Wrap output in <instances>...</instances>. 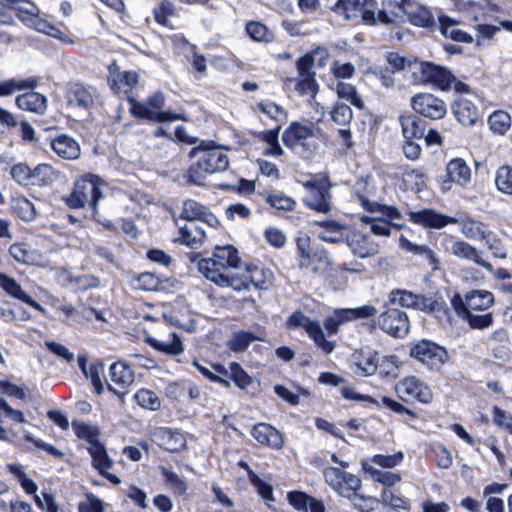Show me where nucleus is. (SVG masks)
<instances>
[{"label": "nucleus", "mask_w": 512, "mask_h": 512, "mask_svg": "<svg viewBox=\"0 0 512 512\" xmlns=\"http://www.w3.org/2000/svg\"><path fill=\"white\" fill-rule=\"evenodd\" d=\"M451 306L456 315L473 330H486L494 324V314L488 311L495 303L492 292L473 289L464 296L455 293L451 297Z\"/></svg>", "instance_id": "1"}, {"label": "nucleus", "mask_w": 512, "mask_h": 512, "mask_svg": "<svg viewBox=\"0 0 512 512\" xmlns=\"http://www.w3.org/2000/svg\"><path fill=\"white\" fill-rule=\"evenodd\" d=\"M228 148L217 144L214 140H201L189 152V157L195 161L185 173L187 183L204 186L208 174L224 172L229 168V157L224 152Z\"/></svg>", "instance_id": "2"}, {"label": "nucleus", "mask_w": 512, "mask_h": 512, "mask_svg": "<svg viewBox=\"0 0 512 512\" xmlns=\"http://www.w3.org/2000/svg\"><path fill=\"white\" fill-rule=\"evenodd\" d=\"M414 84L429 86L441 92L454 91L455 94H472L471 86L458 79L446 66L429 60L414 57V70L411 73Z\"/></svg>", "instance_id": "3"}, {"label": "nucleus", "mask_w": 512, "mask_h": 512, "mask_svg": "<svg viewBox=\"0 0 512 512\" xmlns=\"http://www.w3.org/2000/svg\"><path fill=\"white\" fill-rule=\"evenodd\" d=\"M106 181L98 174L84 172L77 175L69 194L63 197L65 205L73 210L88 208L93 215L99 212V203L104 198Z\"/></svg>", "instance_id": "4"}, {"label": "nucleus", "mask_w": 512, "mask_h": 512, "mask_svg": "<svg viewBox=\"0 0 512 512\" xmlns=\"http://www.w3.org/2000/svg\"><path fill=\"white\" fill-rule=\"evenodd\" d=\"M408 220L414 225L425 229H442L449 224L460 225L461 233L468 239L481 240L487 232V225L472 217L466 216L460 221L452 216L440 213L433 208H423L418 211H408Z\"/></svg>", "instance_id": "5"}, {"label": "nucleus", "mask_w": 512, "mask_h": 512, "mask_svg": "<svg viewBox=\"0 0 512 512\" xmlns=\"http://www.w3.org/2000/svg\"><path fill=\"white\" fill-rule=\"evenodd\" d=\"M300 183L306 191L302 199L306 208L322 214L331 212L333 183L327 172L309 174L308 179Z\"/></svg>", "instance_id": "6"}, {"label": "nucleus", "mask_w": 512, "mask_h": 512, "mask_svg": "<svg viewBox=\"0 0 512 512\" xmlns=\"http://www.w3.org/2000/svg\"><path fill=\"white\" fill-rule=\"evenodd\" d=\"M283 145L303 158H310L317 149L314 123L311 121H292L282 133Z\"/></svg>", "instance_id": "7"}, {"label": "nucleus", "mask_w": 512, "mask_h": 512, "mask_svg": "<svg viewBox=\"0 0 512 512\" xmlns=\"http://www.w3.org/2000/svg\"><path fill=\"white\" fill-rule=\"evenodd\" d=\"M339 467H325L323 469V477L329 487L338 495L355 501L356 499L365 500V497L359 494L362 487L361 479L344 469L349 467V463L340 459Z\"/></svg>", "instance_id": "8"}, {"label": "nucleus", "mask_w": 512, "mask_h": 512, "mask_svg": "<svg viewBox=\"0 0 512 512\" xmlns=\"http://www.w3.org/2000/svg\"><path fill=\"white\" fill-rule=\"evenodd\" d=\"M409 356L432 372H439L450 359L446 347L425 338L411 342Z\"/></svg>", "instance_id": "9"}, {"label": "nucleus", "mask_w": 512, "mask_h": 512, "mask_svg": "<svg viewBox=\"0 0 512 512\" xmlns=\"http://www.w3.org/2000/svg\"><path fill=\"white\" fill-rule=\"evenodd\" d=\"M241 262L238 250L230 244L216 246L212 257L201 259L198 262L199 271L208 280H214L216 274H224L227 268H237Z\"/></svg>", "instance_id": "10"}, {"label": "nucleus", "mask_w": 512, "mask_h": 512, "mask_svg": "<svg viewBox=\"0 0 512 512\" xmlns=\"http://www.w3.org/2000/svg\"><path fill=\"white\" fill-rule=\"evenodd\" d=\"M387 302L393 306L398 304L404 308H412L427 313H448V307L444 300L429 298L423 294H416L406 289L391 290Z\"/></svg>", "instance_id": "11"}, {"label": "nucleus", "mask_w": 512, "mask_h": 512, "mask_svg": "<svg viewBox=\"0 0 512 512\" xmlns=\"http://www.w3.org/2000/svg\"><path fill=\"white\" fill-rule=\"evenodd\" d=\"M400 400L406 404L430 405L434 399L431 386L416 375H407L395 385Z\"/></svg>", "instance_id": "12"}, {"label": "nucleus", "mask_w": 512, "mask_h": 512, "mask_svg": "<svg viewBox=\"0 0 512 512\" xmlns=\"http://www.w3.org/2000/svg\"><path fill=\"white\" fill-rule=\"evenodd\" d=\"M297 78H287L286 81H295V90L299 95H308L315 98L319 92V84L316 80V72L314 71L315 57L314 53L307 52L300 56L296 62Z\"/></svg>", "instance_id": "13"}, {"label": "nucleus", "mask_w": 512, "mask_h": 512, "mask_svg": "<svg viewBox=\"0 0 512 512\" xmlns=\"http://www.w3.org/2000/svg\"><path fill=\"white\" fill-rule=\"evenodd\" d=\"M378 327L393 338H404L410 330V320L407 313L386 302L383 311L378 316Z\"/></svg>", "instance_id": "14"}, {"label": "nucleus", "mask_w": 512, "mask_h": 512, "mask_svg": "<svg viewBox=\"0 0 512 512\" xmlns=\"http://www.w3.org/2000/svg\"><path fill=\"white\" fill-rule=\"evenodd\" d=\"M288 329L304 328L309 338L313 340L315 345L325 354H330L335 348V342L325 338V334L318 321L311 320L300 310L294 311L286 321Z\"/></svg>", "instance_id": "15"}, {"label": "nucleus", "mask_w": 512, "mask_h": 512, "mask_svg": "<svg viewBox=\"0 0 512 512\" xmlns=\"http://www.w3.org/2000/svg\"><path fill=\"white\" fill-rule=\"evenodd\" d=\"M410 106L416 114L429 120H441L447 114L445 101L430 92H419L410 99Z\"/></svg>", "instance_id": "16"}, {"label": "nucleus", "mask_w": 512, "mask_h": 512, "mask_svg": "<svg viewBox=\"0 0 512 512\" xmlns=\"http://www.w3.org/2000/svg\"><path fill=\"white\" fill-rule=\"evenodd\" d=\"M472 178V171L467 162L460 157L452 158L448 161L445 168V175L440 181L442 192H448L453 185L461 188L467 187Z\"/></svg>", "instance_id": "17"}, {"label": "nucleus", "mask_w": 512, "mask_h": 512, "mask_svg": "<svg viewBox=\"0 0 512 512\" xmlns=\"http://www.w3.org/2000/svg\"><path fill=\"white\" fill-rule=\"evenodd\" d=\"M107 83L110 90L117 96H132L134 88L138 85L139 75L136 71H121L120 67L114 62L108 67Z\"/></svg>", "instance_id": "18"}, {"label": "nucleus", "mask_w": 512, "mask_h": 512, "mask_svg": "<svg viewBox=\"0 0 512 512\" xmlns=\"http://www.w3.org/2000/svg\"><path fill=\"white\" fill-rule=\"evenodd\" d=\"M295 254L298 266L301 269H308L315 263H323L327 260L324 248L314 249L312 240L307 233L299 232L294 239Z\"/></svg>", "instance_id": "19"}, {"label": "nucleus", "mask_w": 512, "mask_h": 512, "mask_svg": "<svg viewBox=\"0 0 512 512\" xmlns=\"http://www.w3.org/2000/svg\"><path fill=\"white\" fill-rule=\"evenodd\" d=\"M176 220L185 222H202L211 228L218 229L221 223L210 208L194 199H186Z\"/></svg>", "instance_id": "20"}, {"label": "nucleus", "mask_w": 512, "mask_h": 512, "mask_svg": "<svg viewBox=\"0 0 512 512\" xmlns=\"http://www.w3.org/2000/svg\"><path fill=\"white\" fill-rule=\"evenodd\" d=\"M11 4V8L13 9L14 16L19 18L21 22H23L26 26L32 27L37 31L44 32L48 35L59 37L61 31L54 27L52 24L48 23L44 19L39 16V8L34 4V2H26L30 5V8L25 9L19 6L20 2H8Z\"/></svg>", "instance_id": "21"}, {"label": "nucleus", "mask_w": 512, "mask_h": 512, "mask_svg": "<svg viewBox=\"0 0 512 512\" xmlns=\"http://www.w3.org/2000/svg\"><path fill=\"white\" fill-rule=\"evenodd\" d=\"M129 104V112L130 114L139 120H147L152 123H165V122H173L178 120H185L183 114L173 113L171 111H154L150 109L147 105V102L142 103L138 101L134 96H129L127 98Z\"/></svg>", "instance_id": "22"}, {"label": "nucleus", "mask_w": 512, "mask_h": 512, "mask_svg": "<svg viewBox=\"0 0 512 512\" xmlns=\"http://www.w3.org/2000/svg\"><path fill=\"white\" fill-rule=\"evenodd\" d=\"M367 4H376V2H335L330 10L343 17L344 20L354 21L359 18L366 25H376L375 12L368 9Z\"/></svg>", "instance_id": "23"}, {"label": "nucleus", "mask_w": 512, "mask_h": 512, "mask_svg": "<svg viewBox=\"0 0 512 512\" xmlns=\"http://www.w3.org/2000/svg\"><path fill=\"white\" fill-rule=\"evenodd\" d=\"M109 375L111 381L120 390L114 388L111 384L108 383V391L116 395L121 401H124V397L128 393L129 387L135 380L134 370L124 361H116L110 365Z\"/></svg>", "instance_id": "24"}, {"label": "nucleus", "mask_w": 512, "mask_h": 512, "mask_svg": "<svg viewBox=\"0 0 512 512\" xmlns=\"http://www.w3.org/2000/svg\"><path fill=\"white\" fill-rule=\"evenodd\" d=\"M396 7L402 11L407 21L419 28L430 29L436 24L432 11L420 2H394Z\"/></svg>", "instance_id": "25"}, {"label": "nucleus", "mask_w": 512, "mask_h": 512, "mask_svg": "<svg viewBox=\"0 0 512 512\" xmlns=\"http://www.w3.org/2000/svg\"><path fill=\"white\" fill-rule=\"evenodd\" d=\"M87 451L91 457L92 467L106 480L113 485H119L121 479L110 473L109 470L113 467V460L108 455L107 449L102 442H98L87 448Z\"/></svg>", "instance_id": "26"}, {"label": "nucleus", "mask_w": 512, "mask_h": 512, "mask_svg": "<svg viewBox=\"0 0 512 512\" xmlns=\"http://www.w3.org/2000/svg\"><path fill=\"white\" fill-rule=\"evenodd\" d=\"M177 231L173 239L174 244L186 246L193 250H198L205 242L206 233L202 227L194 222H185L180 224L175 220Z\"/></svg>", "instance_id": "27"}, {"label": "nucleus", "mask_w": 512, "mask_h": 512, "mask_svg": "<svg viewBox=\"0 0 512 512\" xmlns=\"http://www.w3.org/2000/svg\"><path fill=\"white\" fill-rule=\"evenodd\" d=\"M50 149L62 160L74 161L81 156V147L78 141L66 134L58 133L49 137Z\"/></svg>", "instance_id": "28"}, {"label": "nucleus", "mask_w": 512, "mask_h": 512, "mask_svg": "<svg viewBox=\"0 0 512 512\" xmlns=\"http://www.w3.org/2000/svg\"><path fill=\"white\" fill-rule=\"evenodd\" d=\"M449 237L452 240L450 251L455 257L472 261L489 272L493 270L492 264L482 258V252L475 246L464 240L455 239L451 235Z\"/></svg>", "instance_id": "29"}, {"label": "nucleus", "mask_w": 512, "mask_h": 512, "mask_svg": "<svg viewBox=\"0 0 512 512\" xmlns=\"http://www.w3.org/2000/svg\"><path fill=\"white\" fill-rule=\"evenodd\" d=\"M252 437L261 445L279 450L284 445L282 433L268 423H257L251 429Z\"/></svg>", "instance_id": "30"}, {"label": "nucleus", "mask_w": 512, "mask_h": 512, "mask_svg": "<svg viewBox=\"0 0 512 512\" xmlns=\"http://www.w3.org/2000/svg\"><path fill=\"white\" fill-rule=\"evenodd\" d=\"M404 139L419 140L424 137L427 123L418 114L404 112L398 117Z\"/></svg>", "instance_id": "31"}, {"label": "nucleus", "mask_w": 512, "mask_h": 512, "mask_svg": "<svg viewBox=\"0 0 512 512\" xmlns=\"http://www.w3.org/2000/svg\"><path fill=\"white\" fill-rule=\"evenodd\" d=\"M288 503L300 512H326V507L321 499H317L304 491L293 490L287 493Z\"/></svg>", "instance_id": "32"}, {"label": "nucleus", "mask_w": 512, "mask_h": 512, "mask_svg": "<svg viewBox=\"0 0 512 512\" xmlns=\"http://www.w3.org/2000/svg\"><path fill=\"white\" fill-rule=\"evenodd\" d=\"M451 108L456 120L463 126L471 127L478 121L479 111L477 106L466 98H456Z\"/></svg>", "instance_id": "33"}, {"label": "nucleus", "mask_w": 512, "mask_h": 512, "mask_svg": "<svg viewBox=\"0 0 512 512\" xmlns=\"http://www.w3.org/2000/svg\"><path fill=\"white\" fill-rule=\"evenodd\" d=\"M356 373L361 376H371L377 372L379 366V354L370 348H361L353 354Z\"/></svg>", "instance_id": "34"}, {"label": "nucleus", "mask_w": 512, "mask_h": 512, "mask_svg": "<svg viewBox=\"0 0 512 512\" xmlns=\"http://www.w3.org/2000/svg\"><path fill=\"white\" fill-rule=\"evenodd\" d=\"M0 287L9 296L26 303L35 310L42 311V306L26 293L21 285L11 276L0 273Z\"/></svg>", "instance_id": "35"}, {"label": "nucleus", "mask_w": 512, "mask_h": 512, "mask_svg": "<svg viewBox=\"0 0 512 512\" xmlns=\"http://www.w3.org/2000/svg\"><path fill=\"white\" fill-rule=\"evenodd\" d=\"M250 287L257 290H268L273 284V273L261 264L249 263L245 266Z\"/></svg>", "instance_id": "36"}, {"label": "nucleus", "mask_w": 512, "mask_h": 512, "mask_svg": "<svg viewBox=\"0 0 512 512\" xmlns=\"http://www.w3.org/2000/svg\"><path fill=\"white\" fill-rule=\"evenodd\" d=\"M145 342L155 351L169 356H178L184 352V344L179 334L170 332L167 341L147 336Z\"/></svg>", "instance_id": "37"}, {"label": "nucleus", "mask_w": 512, "mask_h": 512, "mask_svg": "<svg viewBox=\"0 0 512 512\" xmlns=\"http://www.w3.org/2000/svg\"><path fill=\"white\" fill-rule=\"evenodd\" d=\"M15 104L20 110L40 115L44 114L47 109L46 97L34 91L18 95L15 99Z\"/></svg>", "instance_id": "38"}, {"label": "nucleus", "mask_w": 512, "mask_h": 512, "mask_svg": "<svg viewBox=\"0 0 512 512\" xmlns=\"http://www.w3.org/2000/svg\"><path fill=\"white\" fill-rule=\"evenodd\" d=\"M314 225L322 228L318 237L326 243H340L344 239V231L347 229L345 224L336 220L315 221Z\"/></svg>", "instance_id": "39"}, {"label": "nucleus", "mask_w": 512, "mask_h": 512, "mask_svg": "<svg viewBox=\"0 0 512 512\" xmlns=\"http://www.w3.org/2000/svg\"><path fill=\"white\" fill-rule=\"evenodd\" d=\"M378 408H384L389 412L398 416H407L412 420L419 419V414L412 408L408 407V404L402 400H396L390 396L383 395L376 402H372Z\"/></svg>", "instance_id": "40"}, {"label": "nucleus", "mask_w": 512, "mask_h": 512, "mask_svg": "<svg viewBox=\"0 0 512 512\" xmlns=\"http://www.w3.org/2000/svg\"><path fill=\"white\" fill-rule=\"evenodd\" d=\"M349 246L353 253L360 258H368L379 252V245L370 236L361 233L352 236Z\"/></svg>", "instance_id": "41"}, {"label": "nucleus", "mask_w": 512, "mask_h": 512, "mask_svg": "<svg viewBox=\"0 0 512 512\" xmlns=\"http://www.w3.org/2000/svg\"><path fill=\"white\" fill-rule=\"evenodd\" d=\"M439 20V30L440 33L446 37L450 38L451 40L455 42H462V43H472L473 37L466 31L458 28H451L453 25L457 24V22L450 18L447 15H441L438 18Z\"/></svg>", "instance_id": "42"}, {"label": "nucleus", "mask_w": 512, "mask_h": 512, "mask_svg": "<svg viewBox=\"0 0 512 512\" xmlns=\"http://www.w3.org/2000/svg\"><path fill=\"white\" fill-rule=\"evenodd\" d=\"M91 86L82 83H73L67 91V98L71 103H75L79 107L89 108L94 103L93 92Z\"/></svg>", "instance_id": "43"}, {"label": "nucleus", "mask_w": 512, "mask_h": 512, "mask_svg": "<svg viewBox=\"0 0 512 512\" xmlns=\"http://www.w3.org/2000/svg\"><path fill=\"white\" fill-rule=\"evenodd\" d=\"M399 246L401 249L414 255L425 257L433 269L438 268L439 259L437 258L435 252L428 245L413 243L408 238L401 235L399 238Z\"/></svg>", "instance_id": "44"}, {"label": "nucleus", "mask_w": 512, "mask_h": 512, "mask_svg": "<svg viewBox=\"0 0 512 512\" xmlns=\"http://www.w3.org/2000/svg\"><path fill=\"white\" fill-rule=\"evenodd\" d=\"M507 487L506 483L492 482L483 488V496L487 497L486 510L488 512H505L503 499L492 495L501 494Z\"/></svg>", "instance_id": "45"}, {"label": "nucleus", "mask_w": 512, "mask_h": 512, "mask_svg": "<svg viewBox=\"0 0 512 512\" xmlns=\"http://www.w3.org/2000/svg\"><path fill=\"white\" fill-rule=\"evenodd\" d=\"M10 207L13 214L24 222H31L36 219L35 205L23 195L13 197Z\"/></svg>", "instance_id": "46"}, {"label": "nucleus", "mask_w": 512, "mask_h": 512, "mask_svg": "<svg viewBox=\"0 0 512 512\" xmlns=\"http://www.w3.org/2000/svg\"><path fill=\"white\" fill-rule=\"evenodd\" d=\"M281 130V124L269 130L260 131L255 136L260 140L269 145V148L265 149L264 155L280 157L284 154L282 147L279 144V132Z\"/></svg>", "instance_id": "47"}, {"label": "nucleus", "mask_w": 512, "mask_h": 512, "mask_svg": "<svg viewBox=\"0 0 512 512\" xmlns=\"http://www.w3.org/2000/svg\"><path fill=\"white\" fill-rule=\"evenodd\" d=\"M60 172L51 164H38L33 169L32 185L39 187H49L59 178Z\"/></svg>", "instance_id": "48"}, {"label": "nucleus", "mask_w": 512, "mask_h": 512, "mask_svg": "<svg viewBox=\"0 0 512 512\" xmlns=\"http://www.w3.org/2000/svg\"><path fill=\"white\" fill-rule=\"evenodd\" d=\"M38 85L37 77H29L26 79H8L0 82V97H7L16 91L26 89H34Z\"/></svg>", "instance_id": "49"}, {"label": "nucleus", "mask_w": 512, "mask_h": 512, "mask_svg": "<svg viewBox=\"0 0 512 512\" xmlns=\"http://www.w3.org/2000/svg\"><path fill=\"white\" fill-rule=\"evenodd\" d=\"M362 469L370 475L372 480L383 484L385 486L384 489H390V487L401 481V475L399 473L379 470L370 465L367 461L362 462Z\"/></svg>", "instance_id": "50"}, {"label": "nucleus", "mask_w": 512, "mask_h": 512, "mask_svg": "<svg viewBox=\"0 0 512 512\" xmlns=\"http://www.w3.org/2000/svg\"><path fill=\"white\" fill-rule=\"evenodd\" d=\"M213 278L214 280H212V282H214L220 287H231L235 291L250 289L248 277L245 270L241 274H233L232 276H228L226 274H216V277L213 276Z\"/></svg>", "instance_id": "51"}, {"label": "nucleus", "mask_w": 512, "mask_h": 512, "mask_svg": "<svg viewBox=\"0 0 512 512\" xmlns=\"http://www.w3.org/2000/svg\"><path fill=\"white\" fill-rule=\"evenodd\" d=\"M487 122L493 133L504 135L511 128L512 119L508 112L495 110L489 115Z\"/></svg>", "instance_id": "52"}, {"label": "nucleus", "mask_w": 512, "mask_h": 512, "mask_svg": "<svg viewBox=\"0 0 512 512\" xmlns=\"http://www.w3.org/2000/svg\"><path fill=\"white\" fill-rule=\"evenodd\" d=\"M262 340L250 331L240 330L233 333L232 337L227 342L228 348L235 352H244L253 341Z\"/></svg>", "instance_id": "53"}, {"label": "nucleus", "mask_w": 512, "mask_h": 512, "mask_svg": "<svg viewBox=\"0 0 512 512\" xmlns=\"http://www.w3.org/2000/svg\"><path fill=\"white\" fill-rule=\"evenodd\" d=\"M71 425L76 437L78 439L85 440L90 446L100 441V430L98 427L90 426L89 424L78 420H73Z\"/></svg>", "instance_id": "54"}, {"label": "nucleus", "mask_w": 512, "mask_h": 512, "mask_svg": "<svg viewBox=\"0 0 512 512\" xmlns=\"http://www.w3.org/2000/svg\"><path fill=\"white\" fill-rule=\"evenodd\" d=\"M245 31L255 42L270 43L274 40L273 32L260 21H248L245 25Z\"/></svg>", "instance_id": "55"}, {"label": "nucleus", "mask_w": 512, "mask_h": 512, "mask_svg": "<svg viewBox=\"0 0 512 512\" xmlns=\"http://www.w3.org/2000/svg\"><path fill=\"white\" fill-rule=\"evenodd\" d=\"M256 108L277 124H281L287 120V110L273 101L258 102Z\"/></svg>", "instance_id": "56"}, {"label": "nucleus", "mask_w": 512, "mask_h": 512, "mask_svg": "<svg viewBox=\"0 0 512 512\" xmlns=\"http://www.w3.org/2000/svg\"><path fill=\"white\" fill-rule=\"evenodd\" d=\"M132 283L135 289L143 291H157L162 285V280L155 273L142 272L133 277Z\"/></svg>", "instance_id": "57"}, {"label": "nucleus", "mask_w": 512, "mask_h": 512, "mask_svg": "<svg viewBox=\"0 0 512 512\" xmlns=\"http://www.w3.org/2000/svg\"><path fill=\"white\" fill-rule=\"evenodd\" d=\"M134 399L139 406L146 410L157 411L161 407L158 395L150 389L141 388L134 394Z\"/></svg>", "instance_id": "58"}, {"label": "nucleus", "mask_w": 512, "mask_h": 512, "mask_svg": "<svg viewBox=\"0 0 512 512\" xmlns=\"http://www.w3.org/2000/svg\"><path fill=\"white\" fill-rule=\"evenodd\" d=\"M495 185L498 191L512 196V166L504 164L495 173Z\"/></svg>", "instance_id": "59"}, {"label": "nucleus", "mask_w": 512, "mask_h": 512, "mask_svg": "<svg viewBox=\"0 0 512 512\" xmlns=\"http://www.w3.org/2000/svg\"><path fill=\"white\" fill-rule=\"evenodd\" d=\"M265 201L271 208L284 212L294 211L296 207V201L282 192L268 193Z\"/></svg>", "instance_id": "60"}, {"label": "nucleus", "mask_w": 512, "mask_h": 512, "mask_svg": "<svg viewBox=\"0 0 512 512\" xmlns=\"http://www.w3.org/2000/svg\"><path fill=\"white\" fill-rule=\"evenodd\" d=\"M104 373V363L101 360L90 363L86 374H83L86 378L90 379L91 384L94 388V392L100 396L104 392V383L101 376Z\"/></svg>", "instance_id": "61"}, {"label": "nucleus", "mask_w": 512, "mask_h": 512, "mask_svg": "<svg viewBox=\"0 0 512 512\" xmlns=\"http://www.w3.org/2000/svg\"><path fill=\"white\" fill-rule=\"evenodd\" d=\"M160 473L164 478L165 483L171 487L175 495L182 496L187 492V482L180 478L174 471L168 469L167 467L161 466Z\"/></svg>", "instance_id": "62"}, {"label": "nucleus", "mask_w": 512, "mask_h": 512, "mask_svg": "<svg viewBox=\"0 0 512 512\" xmlns=\"http://www.w3.org/2000/svg\"><path fill=\"white\" fill-rule=\"evenodd\" d=\"M229 378L241 390L247 389L253 382L252 377L236 361L229 363Z\"/></svg>", "instance_id": "63"}, {"label": "nucleus", "mask_w": 512, "mask_h": 512, "mask_svg": "<svg viewBox=\"0 0 512 512\" xmlns=\"http://www.w3.org/2000/svg\"><path fill=\"white\" fill-rule=\"evenodd\" d=\"M336 93L339 98L349 101L356 108H363V100L358 95L357 89L354 85L340 81L336 85Z\"/></svg>", "instance_id": "64"}]
</instances>
